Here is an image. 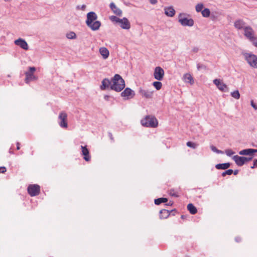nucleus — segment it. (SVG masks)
<instances>
[{
  "label": "nucleus",
  "instance_id": "f257e3e1",
  "mask_svg": "<svg viewBox=\"0 0 257 257\" xmlns=\"http://www.w3.org/2000/svg\"><path fill=\"white\" fill-rule=\"evenodd\" d=\"M97 19V16L93 12H89L87 14L86 24L93 31L98 30L101 26L100 22L96 21Z\"/></svg>",
  "mask_w": 257,
  "mask_h": 257
},
{
  "label": "nucleus",
  "instance_id": "f03ea898",
  "mask_svg": "<svg viewBox=\"0 0 257 257\" xmlns=\"http://www.w3.org/2000/svg\"><path fill=\"white\" fill-rule=\"evenodd\" d=\"M125 87L124 81L118 74H115L112 80L110 88L117 92H120Z\"/></svg>",
  "mask_w": 257,
  "mask_h": 257
},
{
  "label": "nucleus",
  "instance_id": "7ed1b4c3",
  "mask_svg": "<svg viewBox=\"0 0 257 257\" xmlns=\"http://www.w3.org/2000/svg\"><path fill=\"white\" fill-rule=\"evenodd\" d=\"M245 60L252 68H257V56L251 53H245L243 54Z\"/></svg>",
  "mask_w": 257,
  "mask_h": 257
},
{
  "label": "nucleus",
  "instance_id": "20e7f679",
  "mask_svg": "<svg viewBox=\"0 0 257 257\" xmlns=\"http://www.w3.org/2000/svg\"><path fill=\"white\" fill-rule=\"evenodd\" d=\"M185 13H180L178 16V22L183 26L192 27L194 24V22L192 19H188L186 18Z\"/></svg>",
  "mask_w": 257,
  "mask_h": 257
},
{
  "label": "nucleus",
  "instance_id": "39448f33",
  "mask_svg": "<svg viewBox=\"0 0 257 257\" xmlns=\"http://www.w3.org/2000/svg\"><path fill=\"white\" fill-rule=\"evenodd\" d=\"M158 125V121L153 115L146 116V127L156 128Z\"/></svg>",
  "mask_w": 257,
  "mask_h": 257
},
{
  "label": "nucleus",
  "instance_id": "423d86ee",
  "mask_svg": "<svg viewBox=\"0 0 257 257\" xmlns=\"http://www.w3.org/2000/svg\"><path fill=\"white\" fill-rule=\"evenodd\" d=\"M40 186L37 184L29 185L27 188L28 193L32 197L38 195L40 193Z\"/></svg>",
  "mask_w": 257,
  "mask_h": 257
},
{
  "label": "nucleus",
  "instance_id": "0eeeda50",
  "mask_svg": "<svg viewBox=\"0 0 257 257\" xmlns=\"http://www.w3.org/2000/svg\"><path fill=\"white\" fill-rule=\"evenodd\" d=\"M36 71V68L34 67H30L29 71L25 72L26 78L25 82L29 83L30 81L32 80H37L38 77L34 75V73Z\"/></svg>",
  "mask_w": 257,
  "mask_h": 257
},
{
  "label": "nucleus",
  "instance_id": "6e6552de",
  "mask_svg": "<svg viewBox=\"0 0 257 257\" xmlns=\"http://www.w3.org/2000/svg\"><path fill=\"white\" fill-rule=\"evenodd\" d=\"M58 118L60 120L59 122L60 126L63 128H67L68 127L67 113L64 111L61 112Z\"/></svg>",
  "mask_w": 257,
  "mask_h": 257
},
{
  "label": "nucleus",
  "instance_id": "1a4fd4ad",
  "mask_svg": "<svg viewBox=\"0 0 257 257\" xmlns=\"http://www.w3.org/2000/svg\"><path fill=\"white\" fill-rule=\"evenodd\" d=\"M164 76V71L163 68L160 66L156 67L154 72V78L158 80H162Z\"/></svg>",
  "mask_w": 257,
  "mask_h": 257
},
{
  "label": "nucleus",
  "instance_id": "9d476101",
  "mask_svg": "<svg viewBox=\"0 0 257 257\" xmlns=\"http://www.w3.org/2000/svg\"><path fill=\"white\" fill-rule=\"evenodd\" d=\"M213 83L217 86L218 89L221 91H228L227 86L223 82H221L220 79H215L213 81Z\"/></svg>",
  "mask_w": 257,
  "mask_h": 257
},
{
  "label": "nucleus",
  "instance_id": "9b49d317",
  "mask_svg": "<svg viewBox=\"0 0 257 257\" xmlns=\"http://www.w3.org/2000/svg\"><path fill=\"white\" fill-rule=\"evenodd\" d=\"M244 36L250 40L254 39L253 36V30L250 26L245 27L244 28Z\"/></svg>",
  "mask_w": 257,
  "mask_h": 257
},
{
  "label": "nucleus",
  "instance_id": "f8f14e48",
  "mask_svg": "<svg viewBox=\"0 0 257 257\" xmlns=\"http://www.w3.org/2000/svg\"><path fill=\"white\" fill-rule=\"evenodd\" d=\"M121 96L124 98L125 99H128L133 98L135 95L134 92L129 88H126L121 93Z\"/></svg>",
  "mask_w": 257,
  "mask_h": 257
},
{
  "label": "nucleus",
  "instance_id": "ddd939ff",
  "mask_svg": "<svg viewBox=\"0 0 257 257\" xmlns=\"http://www.w3.org/2000/svg\"><path fill=\"white\" fill-rule=\"evenodd\" d=\"M14 42L15 45L20 46L21 48L25 50H27L29 49L27 43L25 40L22 38H19L15 40Z\"/></svg>",
  "mask_w": 257,
  "mask_h": 257
},
{
  "label": "nucleus",
  "instance_id": "4468645a",
  "mask_svg": "<svg viewBox=\"0 0 257 257\" xmlns=\"http://www.w3.org/2000/svg\"><path fill=\"white\" fill-rule=\"evenodd\" d=\"M119 24L120 27L123 29L128 30L131 28V24L128 20L125 18L121 19Z\"/></svg>",
  "mask_w": 257,
  "mask_h": 257
},
{
  "label": "nucleus",
  "instance_id": "2eb2a0df",
  "mask_svg": "<svg viewBox=\"0 0 257 257\" xmlns=\"http://www.w3.org/2000/svg\"><path fill=\"white\" fill-rule=\"evenodd\" d=\"M232 159L236 164L238 166H242L245 164V157H240L238 155H235L232 157Z\"/></svg>",
  "mask_w": 257,
  "mask_h": 257
},
{
  "label": "nucleus",
  "instance_id": "dca6fc26",
  "mask_svg": "<svg viewBox=\"0 0 257 257\" xmlns=\"http://www.w3.org/2000/svg\"><path fill=\"white\" fill-rule=\"evenodd\" d=\"M165 14L169 17H173L175 14V10L172 6L166 7L164 8Z\"/></svg>",
  "mask_w": 257,
  "mask_h": 257
},
{
  "label": "nucleus",
  "instance_id": "f3484780",
  "mask_svg": "<svg viewBox=\"0 0 257 257\" xmlns=\"http://www.w3.org/2000/svg\"><path fill=\"white\" fill-rule=\"evenodd\" d=\"M257 150L253 149H244L239 152L240 155L253 156V153H256Z\"/></svg>",
  "mask_w": 257,
  "mask_h": 257
},
{
  "label": "nucleus",
  "instance_id": "a211bd4d",
  "mask_svg": "<svg viewBox=\"0 0 257 257\" xmlns=\"http://www.w3.org/2000/svg\"><path fill=\"white\" fill-rule=\"evenodd\" d=\"M81 149H82V154L84 156L83 158L84 159L87 161L88 162L90 160V156L89 155V152L88 150V149L86 148V146H81Z\"/></svg>",
  "mask_w": 257,
  "mask_h": 257
},
{
  "label": "nucleus",
  "instance_id": "6ab92c4d",
  "mask_svg": "<svg viewBox=\"0 0 257 257\" xmlns=\"http://www.w3.org/2000/svg\"><path fill=\"white\" fill-rule=\"evenodd\" d=\"M245 26V23L241 19H238L236 20L234 23V27L238 29V30H241L242 29H244Z\"/></svg>",
  "mask_w": 257,
  "mask_h": 257
},
{
  "label": "nucleus",
  "instance_id": "aec40b11",
  "mask_svg": "<svg viewBox=\"0 0 257 257\" xmlns=\"http://www.w3.org/2000/svg\"><path fill=\"white\" fill-rule=\"evenodd\" d=\"M110 8L114 14H115L117 16L121 15L122 11H121V10H120L119 8H118L113 3H110Z\"/></svg>",
  "mask_w": 257,
  "mask_h": 257
},
{
  "label": "nucleus",
  "instance_id": "412c9836",
  "mask_svg": "<svg viewBox=\"0 0 257 257\" xmlns=\"http://www.w3.org/2000/svg\"><path fill=\"white\" fill-rule=\"evenodd\" d=\"M183 79L185 82L188 83L190 84H193L194 82L192 76L189 73L185 74L183 76Z\"/></svg>",
  "mask_w": 257,
  "mask_h": 257
},
{
  "label": "nucleus",
  "instance_id": "4be33fe9",
  "mask_svg": "<svg viewBox=\"0 0 257 257\" xmlns=\"http://www.w3.org/2000/svg\"><path fill=\"white\" fill-rule=\"evenodd\" d=\"M99 53L104 59H107L109 55V51L105 47H101L99 49Z\"/></svg>",
  "mask_w": 257,
  "mask_h": 257
},
{
  "label": "nucleus",
  "instance_id": "5701e85b",
  "mask_svg": "<svg viewBox=\"0 0 257 257\" xmlns=\"http://www.w3.org/2000/svg\"><path fill=\"white\" fill-rule=\"evenodd\" d=\"M170 214V211L167 209H162L160 211V218L161 219H166L169 217Z\"/></svg>",
  "mask_w": 257,
  "mask_h": 257
},
{
  "label": "nucleus",
  "instance_id": "b1692460",
  "mask_svg": "<svg viewBox=\"0 0 257 257\" xmlns=\"http://www.w3.org/2000/svg\"><path fill=\"white\" fill-rule=\"evenodd\" d=\"M230 166V164L229 163L218 164L215 165V168L218 170H225L228 168Z\"/></svg>",
  "mask_w": 257,
  "mask_h": 257
},
{
  "label": "nucleus",
  "instance_id": "393cba45",
  "mask_svg": "<svg viewBox=\"0 0 257 257\" xmlns=\"http://www.w3.org/2000/svg\"><path fill=\"white\" fill-rule=\"evenodd\" d=\"M110 82L108 79H104L102 81V85L100 86L101 90H105L109 87Z\"/></svg>",
  "mask_w": 257,
  "mask_h": 257
},
{
  "label": "nucleus",
  "instance_id": "a878e982",
  "mask_svg": "<svg viewBox=\"0 0 257 257\" xmlns=\"http://www.w3.org/2000/svg\"><path fill=\"white\" fill-rule=\"evenodd\" d=\"M187 209L191 214H195L197 213V210L196 207L192 203H189L187 205Z\"/></svg>",
  "mask_w": 257,
  "mask_h": 257
},
{
  "label": "nucleus",
  "instance_id": "bb28decb",
  "mask_svg": "<svg viewBox=\"0 0 257 257\" xmlns=\"http://www.w3.org/2000/svg\"><path fill=\"white\" fill-rule=\"evenodd\" d=\"M168 201L166 198H159L155 200V203L156 205H160L162 203H166Z\"/></svg>",
  "mask_w": 257,
  "mask_h": 257
},
{
  "label": "nucleus",
  "instance_id": "cd10ccee",
  "mask_svg": "<svg viewBox=\"0 0 257 257\" xmlns=\"http://www.w3.org/2000/svg\"><path fill=\"white\" fill-rule=\"evenodd\" d=\"M201 14L204 18H208L210 16V11L209 9L205 8L201 11Z\"/></svg>",
  "mask_w": 257,
  "mask_h": 257
},
{
  "label": "nucleus",
  "instance_id": "c85d7f7f",
  "mask_svg": "<svg viewBox=\"0 0 257 257\" xmlns=\"http://www.w3.org/2000/svg\"><path fill=\"white\" fill-rule=\"evenodd\" d=\"M153 85L155 87L157 90H159L161 89L162 86V83L159 81H155L153 83Z\"/></svg>",
  "mask_w": 257,
  "mask_h": 257
},
{
  "label": "nucleus",
  "instance_id": "c756f323",
  "mask_svg": "<svg viewBox=\"0 0 257 257\" xmlns=\"http://www.w3.org/2000/svg\"><path fill=\"white\" fill-rule=\"evenodd\" d=\"M204 5L202 3H199L195 6V10L197 12H201L203 11Z\"/></svg>",
  "mask_w": 257,
  "mask_h": 257
},
{
  "label": "nucleus",
  "instance_id": "7c9ffc66",
  "mask_svg": "<svg viewBox=\"0 0 257 257\" xmlns=\"http://www.w3.org/2000/svg\"><path fill=\"white\" fill-rule=\"evenodd\" d=\"M231 96L236 99L240 98V93L238 90H235L231 93Z\"/></svg>",
  "mask_w": 257,
  "mask_h": 257
},
{
  "label": "nucleus",
  "instance_id": "2f4dec72",
  "mask_svg": "<svg viewBox=\"0 0 257 257\" xmlns=\"http://www.w3.org/2000/svg\"><path fill=\"white\" fill-rule=\"evenodd\" d=\"M169 194L172 196L178 197L179 193L178 191L174 189H171L169 190Z\"/></svg>",
  "mask_w": 257,
  "mask_h": 257
},
{
  "label": "nucleus",
  "instance_id": "473e14b6",
  "mask_svg": "<svg viewBox=\"0 0 257 257\" xmlns=\"http://www.w3.org/2000/svg\"><path fill=\"white\" fill-rule=\"evenodd\" d=\"M66 37L68 39H73L76 38V35L74 32H70L67 34Z\"/></svg>",
  "mask_w": 257,
  "mask_h": 257
},
{
  "label": "nucleus",
  "instance_id": "72a5a7b5",
  "mask_svg": "<svg viewBox=\"0 0 257 257\" xmlns=\"http://www.w3.org/2000/svg\"><path fill=\"white\" fill-rule=\"evenodd\" d=\"M186 145L188 147L194 149H196L198 146V145L197 144L192 142H188Z\"/></svg>",
  "mask_w": 257,
  "mask_h": 257
},
{
  "label": "nucleus",
  "instance_id": "f704fd0d",
  "mask_svg": "<svg viewBox=\"0 0 257 257\" xmlns=\"http://www.w3.org/2000/svg\"><path fill=\"white\" fill-rule=\"evenodd\" d=\"M109 19L113 22H115L116 23H119L120 22L121 19H119L116 16H111L109 17Z\"/></svg>",
  "mask_w": 257,
  "mask_h": 257
},
{
  "label": "nucleus",
  "instance_id": "c9c22d12",
  "mask_svg": "<svg viewBox=\"0 0 257 257\" xmlns=\"http://www.w3.org/2000/svg\"><path fill=\"white\" fill-rule=\"evenodd\" d=\"M233 173V170L232 169H228L224 172H223L221 175L223 177L225 176L226 175H231Z\"/></svg>",
  "mask_w": 257,
  "mask_h": 257
},
{
  "label": "nucleus",
  "instance_id": "e433bc0d",
  "mask_svg": "<svg viewBox=\"0 0 257 257\" xmlns=\"http://www.w3.org/2000/svg\"><path fill=\"white\" fill-rule=\"evenodd\" d=\"M210 148L211 149V150L214 152H215L217 154H223V152L222 151H220V150H218L215 146H210Z\"/></svg>",
  "mask_w": 257,
  "mask_h": 257
},
{
  "label": "nucleus",
  "instance_id": "4c0bfd02",
  "mask_svg": "<svg viewBox=\"0 0 257 257\" xmlns=\"http://www.w3.org/2000/svg\"><path fill=\"white\" fill-rule=\"evenodd\" d=\"M197 69L198 70H200L202 69L205 70L206 66L203 64L198 63L197 64Z\"/></svg>",
  "mask_w": 257,
  "mask_h": 257
},
{
  "label": "nucleus",
  "instance_id": "58836bf2",
  "mask_svg": "<svg viewBox=\"0 0 257 257\" xmlns=\"http://www.w3.org/2000/svg\"><path fill=\"white\" fill-rule=\"evenodd\" d=\"M225 153L227 156H229V157L234 154V152H233L231 149L226 150L225 151Z\"/></svg>",
  "mask_w": 257,
  "mask_h": 257
},
{
  "label": "nucleus",
  "instance_id": "ea45409f",
  "mask_svg": "<svg viewBox=\"0 0 257 257\" xmlns=\"http://www.w3.org/2000/svg\"><path fill=\"white\" fill-rule=\"evenodd\" d=\"M7 171L5 167H0V173H5Z\"/></svg>",
  "mask_w": 257,
  "mask_h": 257
},
{
  "label": "nucleus",
  "instance_id": "a19ab883",
  "mask_svg": "<svg viewBox=\"0 0 257 257\" xmlns=\"http://www.w3.org/2000/svg\"><path fill=\"white\" fill-rule=\"evenodd\" d=\"M252 158H253V156H251V157H245V159L244 160L245 163L251 161L252 159Z\"/></svg>",
  "mask_w": 257,
  "mask_h": 257
},
{
  "label": "nucleus",
  "instance_id": "79ce46f5",
  "mask_svg": "<svg viewBox=\"0 0 257 257\" xmlns=\"http://www.w3.org/2000/svg\"><path fill=\"white\" fill-rule=\"evenodd\" d=\"M250 104L251 105V106L255 109V110H256L257 109V105L254 103L253 102V100H251V102H250Z\"/></svg>",
  "mask_w": 257,
  "mask_h": 257
},
{
  "label": "nucleus",
  "instance_id": "37998d69",
  "mask_svg": "<svg viewBox=\"0 0 257 257\" xmlns=\"http://www.w3.org/2000/svg\"><path fill=\"white\" fill-rule=\"evenodd\" d=\"M149 1L152 5H156L158 3L157 0H149Z\"/></svg>",
  "mask_w": 257,
  "mask_h": 257
},
{
  "label": "nucleus",
  "instance_id": "c03bdc74",
  "mask_svg": "<svg viewBox=\"0 0 257 257\" xmlns=\"http://www.w3.org/2000/svg\"><path fill=\"white\" fill-rule=\"evenodd\" d=\"M85 8H86V6L84 5L81 6V7H80V6H78L77 7V9H81L82 10H83V11L85 9Z\"/></svg>",
  "mask_w": 257,
  "mask_h": 257
},
{
  "label": "nucleus",
  "instance_id": "a18cd8bd",
  "mask_svg": "<svg viewBox=\"0 0 257 257\" xmlns=\"http://www.w3.org/2000/svg\"><path fill=\"white\" fill-rule=\"evenodd\" d=\"M198 50H199V49L197 47H194L192 49V51L194 53H197L198 51Z\"/></svg>",
  "mask_w": 257,
  "mask_h": 257
},
{
  "label": "nucleus",
  "instance_id": "49530a36",
  "mask_svg": "<svg viewBox=\"0 0 257 257\" xmlns=\"http://www.w3.org/2000/svg\"><path fill=\"white\" fill-rule=\"evenodd\" d=\"M235 240L236 242H239L241 240V238L239 237H235Z\"/></svg>",
  "mask_w": 257,
  "mask_h": 257
},
{
  "label": "nucleus",
  "instance_id": "de8ad7c7",
  "mask_svg": "<svg viewBox=\"0 0 257 257\" xmlns=\"http://www.w3.org/2000/svg\"><path fill=\"white\" fill-rule=\"evenodd\" d=\"M20 143H19V142H18V143H17V149L18 150H20Z\"/></svg>",
  "mask_w": 257,
  "mask_h": 257
},
{
  "label": "nucleus",
  "instance_id": "09e8293b",
  "mask_svg": "<svg viewBox=\"0 0 257 257\" xmlns=\"http://www.w3.org/2000/svg\"><path fill=\"white\" fill-rule=\"evenodd\" d=\"M233 173L234 174V175H236L238 173V170H235L234 171H233Z\"/></svg>",
  "mask_w": 257,
  "mask_h": 257
},
{
  "label": "nucleus",
  "instance_id": "8fccbe9b",
  "mask_svg": "<svg viewBox=\"0 0 257 257\" xmlns=\"http://www.w3.org/2000/svg\"><path fill=\"white\" fill-rule=\"evenodd\" d=\"M151 94H152V93H151L150 94H148L147 92H146V94H145L146 97H148L151 96Z\"/></svg>",
  "mask_w": 257,
  "mask_h": 257
},
{
  "label": "nucleus",
  "instance_id": "3c124183",
  "mask_svg": "<svg viewBox=\"0 0 257 257\" xmlns=\"http://www.w3.org/2000/svg\"><path fill=\"white\" fill-rule=\"evenodd\" d=\"M254 165L257 167V159L254 160Z\"/></svg>",
  "mask_w": 257,
  "mask_h": 257
},
{
  "label": "nucleus",
  "instance_id": "603ef678",
  "mask_svg": "<svg viewBox=\"0 0 257 257\" xmlns=\"http://www.w3.org/2000/svg\"><path fill=\"white\" fill-rule=\"evenodd\" d=\"M141 123H142V125L145 126V122H144L143 120L141 121Z\"/></svg>",
  "mask_w": 257,
  "mask_h": 257
},
{
  "label": "nucleus",
  "instance_id": "864d4df0",
  "mask_svg": "<svg viewBox=\"0 0 257 257\" xmlns=\"http://www.w3.org/2000/svg\"><path fill=\"white\" fill-rule=\"evenodd\" d=\"M255 167H256V166L254 165V164H253V166H251V167H250V168H251V169H253V168H255Z\"/></svg>",
  "mask_w": 257,
  "mask_h": 257
},
{
  "label": "nucleus",
  "instance_id": "5fc2aeb1",
  "mask_svg": "<svg viewBox=\"0 0 257 257\" xmlns=\"http://www.w3.org/2000/svg\"><path fill=\"white\" fill-rule=\"evenodd\" d=\"M254 45L255 47H257V40H256V42H255L254 43Z\"/></svg>",
  "mask_w": 257,
  "mask_h": 257
},
{
  "label": "nucleus",
  "instance_id": "6e6d98bb",
  "mask_svg": "<svg viewBox=\"0 0 257 257\" xmlns=\"http://www.w3.org/2000/svg\"><path fill=\"white\" fill-rule=\"evenodd\" d=\"M172 204V203L170 201L168 204H167V205H171Z\"/></svg>",
  "mask_w": 257,
  "mask_h": 257
}]
</instances>
